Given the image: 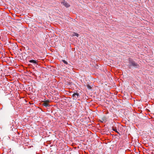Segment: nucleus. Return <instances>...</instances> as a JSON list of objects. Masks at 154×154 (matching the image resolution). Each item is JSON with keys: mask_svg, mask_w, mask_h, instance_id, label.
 I'll list each match as a JSON object with an SVG mask.
<instances>
[{"mask_svg": "<svg viewBox=\"0 0 154 154\" xmlns=\"http://www.w3.org/2000/svg\"><path fill=\"white\" fill-rule=\"evenodd\" d=\"M79 96V94L77 93H74L72 95V97L74 99H77Z\"/></svg>", "mask_w": 154, "mask_h": 154, "instance_id": "f257e3e1", "label": "nucleus"}, {"mask_svg": "<svg viewBox=\"0 0 154 154\" xmlns=\"http://www.w3.org/2000/svg\"><path fill=\"white\" fill-rule=\"evenodd\" d=\"M61 3L63 4L66 8H68L70 6V5L65 1H64L62 2Z\"/></svg>", "mask_w": 154, "mask_h": 154, "instance_id": "f03ea898", "label": "nucleus"}, {"mask_svg": "<svg viewBox=\"0 0 154 154\" xmlns=\"http://www.w3.org/2000/svg\"><path fill=\"white\" fill-rule=\"evenodd\" d=\"M49 102V101L48 100L45 101L43 104V105L45 107L48 106L49 105L48 103Z\"/></svg>", "mask_w": 154, "mask_h": 154, "instance_id": "7ed1b4c3", "label": "nucleus"}, {"mask_svg": "<svg viewBox=\"0 0 154 154\" xmlns=\"http://www.w3.org/2000/svg\"><path fill=\"white\" fill-rule=\"evenodd\" d=\"M71 36L72 37H73L74 36H76L77 37H78L79 36V35L78 34L74 32V33H73V34H72L71 35Z\"/></svg>", "mask_w": 154, "mask_h": 154, "instance_id": "20e7f679", "label": "nucleus"}, {"mask_svg": "<svg viewBox=\"0 0 154 154\" xmlns=\"http://www.w3.org/2000/svg\"><path fill=\"white\" fill-rule=\"evenodd\" d=\"M112 130L113 131H115L116 132H117L118 134H120V133H119V132L117 131V130L116 127H112Z\"/></svg>", "mask_w": 154, "mask_h": 154, "instance_id": "39448f33", "label": "nucleus"}, {"mask_svg": "<svg viewBox=\"0 0 154 154\" xmlns=\"http://www.w3.org/2000/svg\"><path fill=\"white\" fill-rule=\"evenodd\" d=\"M29 62L31 63H36L37 62L35 60H30L29 61Z\"/></svg>", "mask_w": 154, "mask_h": 154, "instance_id": "423d86ee", "label": "nucleus"}, {"mask_svg": "<svg viewBox=\"0 0 154 154\" xmlns=\"http://www.w3.org/2000/svg\"><path fill=\"white\" fill-rule=\"evenodd\" d=\"M62 62L64 63L65 64H68V63L67 61H66L65 60H62Z\"/></svg>", "mask_w": 154, "mask_h": 154, "instance_id": "0eeeda50", "label": "nucleus"}, {"mask_svg": "<svg viewBox=\"0 0 154 154\" xmlns=\"http://www.w3.org/2000/svg\"><path fill=\"white\" fill-rule=\"evenodd\" d=\"M132 65L134 66H137V64L135 63H133Z\"/></svg>", "mask_w": 154, "mask_h": 154, "instance_id": "6e6552de", "label": "nucleus"}]
</instances>
